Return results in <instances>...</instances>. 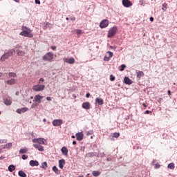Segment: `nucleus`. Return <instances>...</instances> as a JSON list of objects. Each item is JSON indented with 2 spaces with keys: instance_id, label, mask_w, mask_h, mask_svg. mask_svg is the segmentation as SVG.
<instances>
[{
  "instance_id": "obj_5",
  "label": "nucleus",
  "mask_w": 177,
  "mask_h": 177,
  "mask_svg": "<svg viewBox=\"0 0 177 177\" xmlns=\"http://www.w3.org/2000/svg\"><path fill=\"white\" fill-rule=\"evenodd\" d=\"M32 89L35 92H41V91H44L45 89V85L43 84H36L32 86Z\"/></svg>"
},
{
  "instance_id": "obj_13",
  "label": "nucleus",
  "mask_w": 177,
  "mask_h": 177,
  "mask_svg": "<svg viewBox=\"0 0 177 177\" xmlns=\"http://www.w3.org/2000/svg\"><path fill=\"white\" fill-rule=\"evenodd\" d=\"M82 109L85 110H89L91 109V103L89 102H84L82 105Z\"/></svg>"
},
{
  "instance_id": "obj_61",
  "label": "nucleus",
  "mask_w": 177,
  "mask_h": 177,
  "mask_svg": "<svg viewBox=\"0 0 177 177\" xmlns=\"http://www.w3.org/2000/svg\"><path fill=\"white\" fill-rule=\"evenodd\" d=\"M106 160H108V161H111V158H108L106 159Z\"/></svg>"
},
{
  "instance_id": "obj_20",
  "label": "nucleus",
  "mask_w": 177,
  "mask_h": 177,
  "mask_svg": "<svg viewBox=\"0 0 177 177\" xmlns=\"http://www.w3.org/2000/svg\"><path fill=\"white\" fill-rule=\"evenodd\" d=\"M6 84H7V85H15V84H16V79L8 80L6 81Z\"/></svg>"
},
{
  "instance_id": "obj_22",
  "label": "nucleus",
  "mask_w": 177,
  "mask_h": 177,
  "mask_svg": "<svg viewBox=\"0 0 177 177\" xmlns=\"http://www.w3.org/2000/svg\"><path fill=\"white\" fill-rule=\"evenodd\" d=\"M16 53L17 56H24V55H26V52H24L23 50H21L20 48L16 50Z\"/></svg>"
},
{
  "instance_id": "obj_56",
  "label": "nucleus",
  "mask_w": 177,
  "mask_h": 177,
  "mask_svg": "<svg viewBox=\"0 0 177 177\" xmlns=\"http://www.w3.org/2000/svg\"><path fill=\"white\" fill-rule=\"evenodd\" d=\"M70 19H71V20H72L73 21H75V17H71Z\"/></svg>"
},
{
  "instance_id": "obj_50",
  "label": "nucleus",
  "mask_w": 177,
  "mask_h": 177,
  "mask_svg": "<svg viewBox=\"0 0 177 177\" xmlns=\"http://www.w3.org/2000/svg\"><path fill=\"white\" fill-rule=\"evenodd\" d=\"M150 113H151V111H149V110H147L144 114H150Z\"/></svg>"
},
{
  "instance_id": "obj_10",
  "label": "nucleus",
  "mask_w": 177,
  "mask_h": 177,
  "mask_svg": "<svg viewBox=\"0 0 177 177\" xmlns=\"http://www.w3.org/2000/svg\"><path fill=\"white\" fill-rule=\"evenodd\" d=\"M122 3L124 8H129L132 6V2L129 0H122Z\"/></svg>"
},
{
  "instance_id": "obj_46",
  "label": "nucleus",
  "mask_w": 177,
  "mask_h": 177,
  "mask_svg": "<svg viewBox=\"0 0 177 177\" xmlns=\"http://www.w3.org/2000/svg\"><path fill=\"white\" fill-rule=\"evenodd\" d=\"M104 60L105 62H109V60H110V58L109 57H104Z\"/></svg>"
},
{
  "instance_id": "obj_26",
  "label": "nucleus",
  "mask_w": 177,
  "mask_h": 177,
  "mask_svg": "<svg viewBox=\"0 0 177 177\" xmlns=\"http://www.w3.org/2000/svg\"><path fill=\"white\" fill-rule=\"evenodd\" d=\"M75 34H77V35H81L82 34H84V30H81V29H76L75 30Z\"/></svg>"
},
{
  "instance_id": "obj_30",
  "label": "nucleus",
  "mask_w": 177,
  "mask_h": 177,
  "mask_svg": "<svg viewBox=\"0 0 177 177\" xmlns=\"http://www.w3.org/2000/svg\"><path fill=\"white\" fill-rule=\"evenodd\" d=\"M168 8V4H167L166 3H164L162 5V10H163V12H167V8Z\"/></svg>"
},
{
  "instance_id": "obj_1",
  "label": "nucleus",
  "mask_w": 177,
  "mask_h": 177,
  "mask_svg": "<svg viewBox=\"0 0 177 177\" xmlns=\"http://www.w3.org/2000/svg\"><path fill=\"white\" fill-rule=\"evenodd\" d=\"M22 31L19 33L22 37H26L27 38H32L34 35L31 33V30L27 28L26 26H22Z\"/></svg>"
},
{
  "instance_id": "obj_17",
  "label": "nucleus",
  "mask_w": 177,
  "mask_h": 177,
  "mask_svg": "<svg viewBox=\"0 0 177 177\" xmlns=\"http://www.w3.org/2000/svg\"><path fill=\"white\" fill-rule=\"evenodd\" d=\"M124 82L126 84V85H131L133 83L132 80L128 77H124Z\"/></svg>"
},
{
  "instance_id": "obj_45",
  "label": "nucleus",
  "mask_w": 177,
  "mask_h": 177,
  "mask_svg": "<svg viewBox=\"0 0 177 177\" xmlns=\"http://www.w3.org/2000/svg\"><path fill=\"white\" fill-rule=\"evenodd\" d=\"M104 156H106V154H104V153H101L98 154V157H104Z\"/></svg>"
},
{
  "instance_id": "obj_27",
  "label": "nucleus",
  "mask_w": 177,
  "mask_h": 177,
  "mask_svg": "<svg viewBox=\"0 0 177 177\" xmlns=\"http://www.w3.org/2000/svg\"><path fill=\"white\" fill-rule=\"evenodd\" d=\"M8 76L12 78H16L17 77V74H16V73L14 72H10L8 73Z\"/></svg>"
},
{
  "instance_id": "obj_9",
  "label": "nucleus",
  "mask_w": 177,
  "mask_h": 177,
  "mask_svg": "<svg viewBox=\"0 0 177 177\" xmlns=\"http://www.w3.org/2000/svg\"><path fill=\"white\" fill-rule=\"evenodd\" d=\"M109 26V20L104 19L100 24V28H106Z\"/></svg>"
},
{
  "instance_id": "obj_24",
  "label": "nucleus",
  "mask_w": 177,
  "mask_h": 177,
  "mask_svg": "<svg viewBox=\"0 0 177 177\" xmlns=\"http://www.w3.org/2000/svg\"><path fill=\"white\" fill-rule=\"evenodd\" d=\"M61 151H62V154H64V156H68V149H67V148L66 147H63L61 149Z\"/></svg>"
},
{
  "instance_id": "obj_44",
  "label": "nucleus",
  "mask_w": 177,
  "mask_h": 177,
  "mask_svg": "<svg viewBox=\"0 0 177 177\" xmlns=\"http://www.w3.org/2000/svg\"><path fill=\"white\" fill-rule=\"evenodd\" d=\"M21 158H22V160H27V158H28V156H27L26 155H22Z\"/></svg>"
},
{
  "instance_id": "obj_64",
  "label": "nucleus",
  "mask_w": 177,
  "mask_h": 177,
  "mask_svg": "<svg viewBox=\"0 0 177 177\" xmlns=\"http://www.w3.org/2000/svg\"><path fill=\"white\" fill-rule=\"evenodd\" d=\"M0 160H3V156H1V157H0Z\"/></svg>"
},
{
  "instance_id": "obj_21",
  "label": "nucleus",
  "mask_w": 177,
  "mask_h": 177,
  "mask_svg": "<svg viewBox=\"0 0 177 177\" xmlns=\"http://www.w3.org/2000/svg\"><path fill=\"white\" fill-rule=\"evenodd\" d=\"M76 138H77V140H79L80 142V140H82V139H84V133H76Z\"/></svg>"
},
{
  "instance_id": "obj_36",
  "label": "nucleus",
  "mask_w": 177,
  "mask_h": 177,
  "mask_svg": "<svg viewBox=\"0 0 177 177\" xmlns=\"http://www.w3.org/2000/svg\"><path fill=\"white\" fill-rule=\"evenodd\" d=\"M53 171L54 172H55L56 174H59V169H57V167L56 166H54V167H53Z\"/></svg>"
},
{
  "instance_id": "obj_58",
  "label": "nucleus",
  "mask_w": 177,
  "mask_h": 177,
  "mask_svg": "<svg viewBox=\"0 0 177 177\" xmlns=\"http://www.w3.org/2000/svg\"><path fill=\"white\" fill-rule=\"evenodd\" d=\"M46 100L50 101V100H52V99L50 98V97H47Z\"/></svg>"
},
{
  "instance_id": "obj_2",
  "label": "nucleus",
  "mask_w": 177,
  "mask_h": 177,
  "mask_svg": "<svg viewBox=\"0 0 177 177\" xmlns=\"http://www.w3.org/2000/svg\"><path fill=\"white\" fill-rule=\"evenodd\" d=\"M16 53V50L15 49H11L10 50H8V53H4L0 58V61L1 62H5V60H6V59H9V57H10V56H13V55H15Z\"/></svg>"
},
{
  "instance_id": "obj_37",
  "label": "nucleus",
  "mask_w": 177,
  "mask_h": 177,
  "mask_svg": "<svg viewBox=\"0 0 177 177\" xmlns=\"http://www.w3.org/2000/svg\"><path fill=\"white\" fill-rule=\"evenodd\" d=\"M125 68H127V66L125 64H122L120 71H124L125 70Z\"/></svg>"
},
{
  "instance_id": "obj_55",
  "label": "nucleus",
  "mask_w": 177,
  "mask_h": 177,
  "mask_svg": "<svg viewBox=\"0 0 177 177\" xmlns=\"http://www.w3.org/2000/svg\"><path fill=\"white\" fill-rule=\"evenodd\" d=\"M142 106L145 107V109H147V105H146V104L143 103Z\"/></svg>"
},
{
  "instance_id": "obj_43",
  "label": "nucleus",
  "mask_w": 177,
  "mask_h": 177,
  "mask_svg": "<svg viewBox=\"0 0 177 177\" xmlns=\"http://www.w3.org/2000/svg\"><path fill=\"white\" fill-rule=\"evenodd\" d=\"M46 26H47L49 28H52V24L46 22Z\"/></svg>"
},
{
  "instance_id": "obj_25",
  "label": "nucleus",
  "mask_w": 177,
  "mask_h": 177,
  "mask_svg": "<svg viewBox=\"0 0 177 177\" xmlns=\"http://www.w3.org/2000/svg\"><path fill=\"white\" fill-rule=\"evenodd\" d=\"M95 102L97 103L100 106H102V104H104V102L103 101V99L97 97L95 99Z\"/></svg>"
},
{
  "instance_id": "obj_18",
  "label": "nucleus",
  "mask_w": 177,
  "mask_h": 177,
  "mask_svg": "<svg viewBox=\"0 0 177 177\" xmlns=\"http://www.w3.org/2000/svg\"><path fill=\"white\" fill-rule=\"evenodd\" d=\"M30 167H38L39 165V162L37 160H30L29 162Z\"/></svg>"
},
{
  "instance_id": "obj_42",
  "label": "nucleus",
  "mask_w": 177,
  "mask_h": 177,
  "mask_svg": "<svg viewBox=\"0 0 177 177\" xmlns=\"http://www.w3.org/2000/svg\"><path fill=\"white\" fill-rule=\"evenodd\" d=\"M6 142H8V140H0V145L6 143Z\"/></svg>"
},
{
  "instance_id": "obj_12",
  "label": "nucleus",
  "mask_w": 177,
  "mask_h": 177,
  "mask_svg": "<svg viewBox=\"0 0 177 177\" xmlns=\"http://www.w3.org/2000/svg\"><path fill=\"white\" fill-rule=\"evenodd\" d=\"M3 103L6 106H10V104H12V99H10V97L4 99Z\"/></svg>"
},
{
  "instance_id": "obj_19",
  "label": "nucleus",
  "mask_w": 177,
  "mask_h": 177,
  "mask_svg": "<svg viewBox=\"0 0 177 177\" xmlns=\"http://www.w3.org/2000/svg\"><path fill=\"white\" fill-rule=\"evenodd\" d=\"M87 157L92 158V157H99V153L96 152H89L86 154Z\"/></svg>"
},
{
  "instance_id": "obj_35",
  "label": "nucleus",
  "mask_w": 177,
  "mask_h": 177,
  "mask_svg": "<svg viewBox=\"0 0 177 177\" xmlns=\"http://www.w3.org/2000/svg\"><path fill=\"white\" fill-rule=\"evenodd\" d=\"M100 175V171H93V176H99Z\"/></svg>"
},
{
  "instance_id": "obj_33",
  "label": "nucleus",
  "mask_w": 177,
  "mask_h": 177,
  "mask_svg": "<svg viewBox=\"0 0 177 177\" xmlns=\"http://www.w3.org/2000/svg\"><path fill=\"white\" fill-rule=\"evenodd\" d=\"M12 142L7 143V144L3 147V149H10V147H12Z\"/></svg>"
},
{
  "instance_id": "obj_23",
  "label": "nucleus",
  "mask_w": 177,
  "mask_h": 177,
  "mask_svg": "<svg viewBox=\"0 0 177 177\" xmlns=\"http://www.w3.org/2000/svg\"><path fill=\"white\" fill-rule=\"evenodd\" d=\"M65 164H66V161L64 160V159H62L59 160V167L61 169H63Z\"/></svg>"
},
{
  "instance_id": "obj_3",
  "label": "nucleus",
  "mask_w": 177,
  "mask_h": 177,
  "mask_svg": "<svg viewBox=\"0 0 177 177\" xmlns=\"http://www.w3.org/2000/svg\"><path fill=\"white\" fill-rule=\"evenodd\" d=\"M42 59L44 62H53V53L48 52L43 56Z\"/></svg>"
},
{
  "instance_id": "obj_8",
  "label": "nucleus",
  "mask_w": 177,
  "mask_h": 177,
  "mask_svg": "<svg viewBox=\"0 0 177 177\" xmlns=\"http://www.w3.org/2000/svg\"><path fill=\"white\" fill-rule=\"evenodd\" d=\"M64 63H68V64H74L75 63V59L71 58H64L63 59Z\"/></svg>"
},
{
  "instance_id": "obj_6",
  "label": "nucleus",
  "mask_w": 177,
  "mask_h": 177,
  "mask_svg": "<svg viewBox=\"0 0 177 177\" xmlns=\"http://www.w3.org/2000/svg\"><path fill=\"white\" fill-rule=\"evenodd\" d=\"M32 142L33 143H37V145H46V140L44 138H35Z\"/></svg>"
},
{
  "instance_id": "obj_60",
  "label": "nucleus",
  "mask_w": 177,
  "mask_h": 177,
  "mask_svg": "<svg viewBox=\"0 0 177 177\" xmlns=\"http://www.w3.org/2000/svg\"><path fill=\"white\" fill-rule=\"evenodd\" d=\"M2 77H3V73H0V78Z\"/></svg>"
},
{
  "instance_id": "obj_31",
  "label": "nucleus",
  "mask_w": 177,
  "mask_h": 177,
  "mask_svg": "<svg viewBox=\"0 0 177 177\" xmlns=\"http://www.w3.org/2000/svg\"><path fill=\"white\" fill-rule=\"evenodd\" d=\"M167 168H169V169H175V164L173 162L169 164Z\"/></svg>"
},
{
  "instance_id": "obj_32",
  "label": "nucleus",
  "mask_w": 177,
  "mask_h": 177,
  "mask_svg": "<svg viewBox=\"0 0 177 177\" xmlns=\"http://www.w3.org/2000/svg\"><path fill=\"white\" fill-rule=\"evenodd\" d=\"M27 151H28V149H27L26 148H23L19 150V153L24 154V153H27Z\"/></svg>"
},
{
  "instance_id": "obj_49",
  "label": "nucleus",
  "mask_w": 177,
  "mask_h": 177,
  "mask_svg": "<svg viewBox=\"0 0 177 177\" xmlns=\"http://www.w3.org/2000/svg\"><path fill=\"white\" fill-rule=\"evenodd\" d=\"M36 106H38V104L33 103L32 104V109H34Z\"/></svg>"
},
{
  "instance_id": "obj_62",
  "label": "nucleus",
  "mask_w": 177,
  "mask_h": 177,
  "mask_svg": "<svg viewBox=\"0 0 177 177\" xmlns=\"http://www.w3.org/2000/svg\"><path fill=\"white\" fill-rule=\"evenodd\" d=\"M73 145H77V141H73Z\"/></svg>"
},
{
  "instance_id": "obj_48",
  "label": "nucleus",
  "mask_w": 177,
  "mask_h": 177,
  "mask_svg": "<svg viewBox=\"0 0 177 177\" xmlns=\"http://www.w3.org/2000/svg\"><path fill=\"white\" fill-rule=\"evenodd\" d=\"M35 3H37V5H41V1L39 0H35Z\"/></svg>"
},
{
  "instance_id": "obj_59",
  "label": "nucleus",
  "mask_w": 177,
  "mask_h": 177,
  "mask_svg": "<svg viewBox=\"0 0 177 177\" xmlns=\"http://www.w3.org/2000/svg\"><path fill=\"white\" fill-rule=\"evenodd\" d=\"M167 93H168L169 96H171V91L169 90V91H167Z\"/></svg>"
},
{
  "instance_id": "obj_51",
  "label": "nucleus",
  "mask_w": 177,
  "mask_h": 177,
  "mask_svg": "<svg viewBox=\"0 0 177 177\" xmlns=\"http://www.w3.org/2000/svg\"><path fill=\"white\" fill-rule=\"evenodd\" d=\"M44 30H47L48 29V26H46V23L44 24Z\"/></svg>"
},
{
  "instance_id": "obj_41",
  "label": "nucleus",
  "mask_w": 177,
  "mask_h": 177,
  "mask_svg": "<svg viewBox=\"0 0 177 177\" xmlns=\"http://www.w3.org/2000/svg\"><path fill=\"white\" fill-rule=\"evenodd\" d=\"M110 81L113 82V81H115V77H114V75H110Z\"/></svg>"
},
{
  "instance_id": "obj_15",
  "label": "nucleus",
  "mask_w": 177,
  "mask_h": 177,
  "mask_svg": "<svg viewBox=\"0 0 177 177\" xmlns=\"http://www.w3.org/2000/svg\"><path fill=\"white\" fill-rule=\"evenodd\" d=\"M26 111H28V108L24 107V108L18 109L17 110V113L18 114H21V113H26Z\"/></svg>"
},
{
  "instance_id": "obj_38",
  "label": "nucleus",
  "mask_w": 177,
  "mask_h": 177,
  "mask_svg": "<svg viewBox=\"0 0 177 177\" xmlns=\"http://www.w3.org/2000/svg\"><path fill=\"white\" fill-rule=\"evenodd\" d=\"M120 133H114L113 136V138H115L117 139L120 138Z\"/></svg>"
},
{
  "instance_id": "obj_54",
  "label": "nucleus",
  "mask_w": 177,
  "mask_h": 177,
  "mask_svg": "<svg viewBox=\"0 0 177 177\" xmlns=\"http://www.w3.org/2000/svg\"><path fill=\"white\" fill-rule=\"evenodd\" d=\"M155 167H156V168L158 169V168H160V164H156L155 165Z\"/></svg>"
},
{
  "instance_id": "obj_39",
  "label": "nucleus",
  "mask_w": 177,
  "mask_h": 177,
  "mask_svg": "<svg viewBox=\"0 0 177 177\" xmlns=\"http://www.w3.org/2000/svg\"><path fill=\"white\" fill-rule=\"evenodd\" d=\"M93 133V131H88L86 132V136H90V135H92Z\"/></svg>"
},
{
  "instance_id": "obj_7",
  "label": "nucleus",
  "mask_w": 177,
  "mask_h": 177,
  "mask_svg": "<svg viewBox=\"0 0 177 177\" xmlns=\"http://www.w3.org/2000/svg\"><path fill=\"white\" fill-rule=\"evenodd\" d=\"M63 124V120L55 119L53 121V127H60Z\"/></svg>"
},
{
  "instance_id": "obj_57",
  "label": "nucleus",
  "mask_w": 177,
  "mask_h": 177,
  "mask_svg": "<svg viewBox=\"0 0 177 177\" xmlns=\"http://www.w3.org/2000/svg\"><path fill=\"white\" fill-rule=\"evenodd\" d=\"M149 20L150 21H154V18L153 17H151Z\"/></svg>"
},
{
  "instance_id": "obj_14",
  "label": "nucleus",
  "mask_w": 177,
  "mask_h": 177,
  "mask_svg": "<svg viewBox=\"0 0 177 177\" xmlns=\"http://www.w3.org/2000/svg\"><path fill=\"white\" fill-rule=\"evenodd\" d=\"M35 148H36L39 151H44V147H42L40 144H33Z\"/></svg>"
},
{
  "instance_id": "obj_11",
  "label": "nucleus",
  "mask_w": 177,
  "mask_h": 177,
  "mask_svg": "<svg viewBox=\"0 0 177 177\" xmlns=\"http://www.w3.org/2000/svg\"><path fill=\"white\" fill-rule=\"evenodd\" d=\"M44 99L42 95H37L35 96L33 102H37L38 103H41V100Z\"/></svg>"
},
{
  "instance_id": "obj_34",
  "label": "nucleus",
  "mask_w": 177,
  "mask_h": 177,
  "mask_svg": "<svg viewBox=\"0 0 177 177\" xmlns=\"http://www.w3.org/2000/svg\"><path fill=\"white\" fill-rule=\"evenodd\" d=\"M41 168H43V169H46V168H48V163L46 162H44L41 164Z\"/></svg>"
},
{
  "instance_id": "obj_53",
  "label": "nucleus",
  "mask_w": 177,
  "mask_h": 177,
  "mask_svg": "<svg viewBox=\"0 0 177 177\" xmlns=\"http://www.w3.org/2000/svg\"><path fill=\"white\" fill-rule=\"evenodd\" d=\"M86 97H91V93H88L86 95Z\"/></svg>"
},
{
  "instance_id": "obj_47",
  "label": "nucleus",
  "mask_w": 177,
  "mask_h": 177,
  "mask_svg": "<svg viewBox=\"0 0 177 177\" xmlns=\"http://www.w3.org/2000/svg\"><path fill=\"white\" fill-rule=\"evenodd\" d=\"M44 81H45V80L44 78H40L39 80V84H41V82H44Z\"/></svg>"
},
{
  "instance_id": "obj_29",
  "label": "nucleus",
  "mask_w": 177,
  "mask_h": 177,
  "mask_svg": "<svg viewBox=\"0 0 177 177\" xmlns=\"http://www.w3.org/2000/svg\"><path fill=\"white\" fill-rule=\"evenodd\" d=\"M18 175L19 176H21V177H27V174H26V173H24V171L21 170L18 172Z\"/></svg>"
},
{
  "instance_id": "obj_28",
  "label": "nucleus",
  "mask_w": 177,
  "mask_h": 177,
  "mask_svg": "<svg viewBox=\"0 0 177 177\" xmlns=\"http://www.w3.org/2000/svg\"><path fill=\"white\" fill-rule=\"evenodd\" d=\"M15 169H16V167H15V165H10L9 167H8V171L10 172H13V171H15Z\"/></svg>"
},
{
  "instance_id": "obj_40",
  "label": "nucleus",
  "mask_w": 177,
  "mask_h": 177,
  "mask_svg": "<svg viewBox=\"0 0 177 177\" xmlns=\"http://www.w3.org/2000/svg\"><path fill=\"white\" fill-rule=\"evenodd\" d=\"M107 55H109V57L111 59V57L113 55V53L111 51H108Z\"/></svg>"
},
{
  "instance_id": "obj_63",
  "label": "nucleus",
  "mask_w": 177,
  "mask_h": 177,
  "mask_svg": "<svg viewBox=\"0 0 177 177\" xmlns=\"http://www.w3.org/2000/svg\"><path fill=\"white\" fill-rule=\"evenodd\" d=\"M14 1L15 2H17V3L20 2V0H14Z\"/></svg>"
},
{
  "instance_id": "obj_4",
  "label": "nucleus",
  "mask_w": 177,
  "mask_h": 177,
  "mask_svg": "<svg viewBox=\"0 0 177 177\" xmlns=\"http://www.w3.org/2000/svg\"><path fill=\"white\" fill-rule=\"evenodd\" d=\"M118 28L117 26H113L110 28V30L108 32L107 37L108 38H113L115 34H117Z\"/></svg>"
},
{
  "instance_id": "obj_16",
  "label": "nucleus",
  "mask_w": 177,
  "mask_h": 177,
  "mask_svg": "<svg viewBox=\"0 0 177 177\" xmlns=\"http://www.w3.org/2000/svg\"><path fill=\"white\" fill-rule=\"evenodd\" d=\"M136 75L137 78H138V80H140L142 77L145 76V73H143V71H136Z\"/></svg>"
},
{
  "instance_id": "obj_52",
  "label": "nucleus",
  "mask_w": 177,
  "mask_h": 177,
  "mask_svg": "<svg viewBox=\"0 0 177 177\" xmlns=\"http://www.w3.org/2000/svg\"><path fill=\"white\" fill-rule=\"evenodd\" d=\"M50 48L53 49V50H56V46H52Z\"/></svg>"
}]
</instances>
